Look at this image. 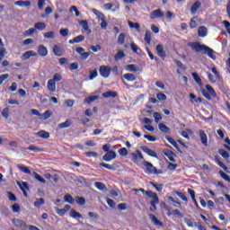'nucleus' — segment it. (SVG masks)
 <instances>
[{
	"instance_id": "69168bd1",
	"label": "nucleus",
	"mask_w": 230,
	"mask_h": 230,
	"mask_svg": "<svg viewBox=\"0 0 230 230\" xmlns=\"http://www.w3.org/2000/svg\"><path fill=\"white\" fill-rule=\"evenodd\" d=\"M84 155L86 157H98V153H96L94 151H90V152L84 153Z\"/></svg>"
},
{
	"instance_id": "ea45409f",
	"label": "nucleus",
	"mask_w": 230,
	"mask_h": 230,
	"mask_svg": "<svg viewBox=\"0 0 230 230\" xmlns=\"http://www.w3.org/2000/svg\"><path fill=\"white\" fill-rule=\"evenodd\" d=\"M70 217L72 218H84V217L82 216V214H80L79 212H76V210L75 209H71L70 211Z\"/></svg>"
},
{
	"instance_id": "a211bd4d",
	"label": "nucleus",
	"mask_w": 230,
	"mask_h": 230,
	"mask_svg": "<svg viewBox=\"0 0 230 230\" xmlns=\"http://www.w3.org/2000/svg\"><path fill=\"white\" fill-rule=\"evenodd\" d=\"M47 89L49 93H55L57 91V83L49 79L47 84Z\"/></svg>"
},
{
	"instance_id": "79ce46f5",
	"label": "nucleus",
	"mask_w": 230,
	"mask_h": 230,
	"mask_svg": "<svg viewBox=\"0 0 230 230\" xmlns=\"http://www.w3.org/2000/svg\"><path fill=\"white\" fill-rule=\"evenodd\" d=\"M101 28L102 30H107V26H109V22H107V19L105 18V16L101 17Z\"/></svg>"
},
{
	"instance_id": "5701e85b",
	"label": "nucleus",
	"mask_w": 230,
	"mask_h": 230,
	"mask_svg": "<svg viewBox=\"0 0 230 230\" xmlns=\"http://www.w3.org/2000/svg\"><path fill=\"white\" fill-rule=\"evenodd\" d=\"M158 128L164 134H170L172 132V129L168 126H166L164 123H160L158 125Z\"/></svg>"
},
{
	"instance_id": "0eeeda50",
	"label": "nucleus",
	"mask_w": 230,
	"mask_h": 230,
	"mask_svg": "<svg viewBox=\"0 0 230 230\" xmlns=\"http://www.w3.org/2000/svg\"><path fill=\"white\" fill-rule=\"evenodd\" d=\"M17 186H19L20 190L22 191L23 196L28 199V192L26 191L30 190V186H28V182L26 181H16Z\"/></svg>"
},
{
	"instance_id": "9b49d317",
	"label": "nucleus",
	"mask_w": 230,
	"mask_h": 230,
	"mask_svg": "<svg viewBox=\"0 0 230 230\" xmlns=\"http://www.w3.org/2000/svg\"><path fill=\"white\" fill-rule=\"evenodd\" d=\"M162 17H164V13H163L161 9L155 10L150 13V19H152V21L155 19H162Z\"/></svg>"
},
{
	"instance_id": "cd10ccee",
	"label": "nucleus",
	"mask_w": 230,
	"mask_h": 230,
	"mask_svg": "<svg viewBox=\"0 0 230 230\" xmlns=\"http://www.w3.org/2000/svg\"><path fill=\"white\" fill-rule=\"evenodd\" d=\"M126 71H129L130 73H137V71H139V67H137V66L135 64L127 65Z\"/></svg>"
},
{
	"instance_id": "7ed1b4c3",
	"label": "nucleus",
	"mask_w": 230,
	"mask_h": 230,
	"mask_svg": "<svg viewBox=\"0 0 230 230\" xmlns=\"http://www.w3.org/2000/svg\"><path fill=\"white\" fill-rule=\"evenodd\" d=\"M143 164L146 167L147 175H161L163 173V170L155 168L150 162L144 161Z\"/></svg>"
},
{
	"instance_id": "de8ad7c7",
	"label": "nucleus",
	"mask_w": 230,
	"mask_h": 230,
	"mask_svg": "<svg viewBox=\"0 0 230 230\" xmlns=\"http://www.w3.org/2000/svg\"><path fill=\"white\" fill-rule=\"evenodd\" d=\"M195 19H197V16H194L190 22V30H195V28H197V26H199V24L197 23V21H195Z\"/></svg>"
},
{
	"instance_id": "a19ab883",
	"label": "nucleus",
	"mask_w": 230,
	"mask_h": 230,
	"mask_svg": "<svg viewBox=\"0 0 230 230\" xmlns=\"http://www.w3.org/2000/svg\"><path fill=\"white\" fill-rule=\"evenodd\" d=\"M218 154L223 159H229V153L226 149H219Z\"/></svg>"
},
{
	"instance_id": "dca6fc26",
	"label": "nucleus",
	"mask_w": 230,
	"mask_h": 230,
	"mask_svg": "<svg viewBox=\"0 0 230 230\" xmlns=\"http://www.w3.org/2000/svg\"><path fill=\"white\" fill-rule=\"evenodd\" d=\"M84 40H85V36L79 35L72 40H69L68 44H80V42H84Z\"/></svg>"
},
{
	"instance_id": "4468645a",
	"label": "nucleus",
	"mask_w": 230,
	"mask_h": 230,
	"mask_svg": "<svg viewBox=\"0 0 230 230\" xmlns=\"http://www.w3.org/2000/svg\"><path fill=\"white\" fill-rule=\"evenodd\" d=\"M156 53L157 55L164 60L166 58V52L164 51V47L163 45L158 44L156 45Z\"/></svg>"
},
{
	"instance_id": "f704fd0d",
	"label": "nucleus",
	"mask_w": 230,
	"mask_h": 230,
	"mask_svg": "<svg viewBox=\"0 0 230 230\" xmlns=\"http://www.w3.org/2000/svg\"><path fill=\"white\" fill-rule=\"evenodd\" d=\"M149 218L153 222V224H155V226H163V222L159 221V219H157V217L154 216L153 214L149 215Z\"/></svg>"
},
{
	"instance_id": "423d86ee",
	"label": "nucleus",
	"mask_w": 230,
	"mask_h": 230,
	"mask_svg": "<svg viewBox=\"0 0 230 230\" xmlns=\"http://www.w3.org/2000/svg\"><path fill=\"white\" fill-rule=\"evenodd\" d=\"M144 160H145V156H143V154L141 153V151L137 150L136 153H131V161L135 164H137L139 161H144Z\"/></svg>"
},
{
	"instance_id": "f03ea898",
	"label": "nucleus",
	"mask_w": 230,
	"mask_h": 230,
	"mask_svg": "<svg viewBox=\"0 0 230 230\" xmlns=\"http://www.w3.org/2000/svg\"><path fill=\"white\" fill-rule=\"evenodd\" d=\"M190 47L191 48V49H193L197 53L203 52L206 55H208V57H209V58H211L212 60H217V56L215 55V50H213V49L206 46L205 44L202 45V44H200V42H192L190 44Z\"/></svg>"
},
{
	"instance_id": "bb28decb",
	"label": "nucleus",
	"mask_w": 230,
	"mask_h": 230,
	"mask_svg": "<svg viewBox=\"0 0 230 230\" xmlns=\"http://www.w3.org/2000/svg\"><path fill=\"white\" fill-rule=\"evenodd\" d=\"M102 98H118V93L108 91L102 93Z\"/></svg>"
},
{
	"instance_id": "1a4fd4ad",
	"label": "nucleus",
	"mask_w": 230,
	"mask_h": 230,
	"mask_svg": "<svg viewBox=\"0 0 230 230\" xmlns=\"http://www.w3.org/2000/svg\"><path fill=\"white\" fill-rule=\"evenodd\" d=\"M112 159H116V152H114L113 150L109 151L102 156V160L106 163H111Z\"/></svg>"
},
{
	"instance_id": "393cba45",
	"label": "nucleus",
	"mask_w": 230,
	"mask_h": 230,
	"mask_svg": "<svg viewBox=\"0 0 230 230\" xmlns=\"http://www.w3.org/2000/svg\"><path fill=\"white\" fill-rule=\"evenodd\" d=\"M14 4H15L16 6H21L22 8H23L24 6L30 7V6H31V2H30V1L19 0V1H16V2L14 3Z\"/></svg>"
},
{
	"instance_id": "5fc2aeb1",
	"label": "nucleus",
	"mask_w": 230,
	"mask_h": 230,
	"mask_svg": "<svg viewBox=\"0 0 230 230\" xmlns=\"http://www.w3.org/2000/svg\"><path fill=\"white\" fill-rule=\"evenodd\" d=\"M7 197L11 202H17V197L13 192H7Z\"/></svg>"
},
{
	"instance_id": "f3484780",
	"label": "nucleus",
	"mask_w": 230,
	"mask_h": 230,
	"mask_svg": "<svg viewBox=\"0 0 230 230\" xmlns=\"http://www.w3.org/2000/svg\"><path fill=\"white\" fill-rule=\"evenodd\" d=\"M13 224L15 226V227H22L23 229H28V225H26V222L21 219H13Z\"/></svg>"
},
{
	"instance_id": "052dcab7",
	"label": "nucleus",
	"mask_w": 230,
	"mask_h": 230,
	"mask_svg": "<svg viewBox=\"0 0 230 230\" xmlns=\"http://www.w3.org/2000/svg\"><path fill=\"white\" fill-rule=\"evenodd\" d=\"M119 154L122 157H125V156L128 155V150L126 147H122V148L119 149Z\"/></svg>"
},
{
	"instance_id": "b1692460",
	"label": "nucleus",
	"mask_w": 230,
	"mask_h": 230,
	"mask_svg": "<svg viewBox=\"0 0 230 230\" xmlns=\"http://www.w3.org/2000/svg\"><path fill=\"white\" fill-rule=\"evenodd\" d=\"M22 150L25 152V150H30L31 152H44V149L38 147L37 146L31 145L29 147H22Z\"/></svg>"
},
{
	"instance_id": "f257e3e1",
	"label": "nucleus",
	"mask_w": 230,
	"mask_h": 230,
	"mask_svg": "<svg viewBox=\"0 0 230 230\" xmlns=\"http://www.w3.org/2000/svg\"><path fill=\"white\" fill-rule=\"evenodd\" d=\"M192 78L194 81L199 85L200 87V92L202 96L206 98L208 102H211L213 98H217V92H215V88L213 86L207 84L204 89V84H202V79H200V76H199V74L197 72L192 73Z\"/></svg>"
},
{
	"instance_id": "c756f323",
	"label": "nucleus",
	"mask_w": 230,
	"mask_h": 230,
	"mask_svg": "<svg viewBox=\"0 0 230 230\" xmlns=\"http://www.w3.org/2000/svg\"><path fill=\"white\" fill-rule=\"evenodd\" d=\"M121 58H125V51L119 49L114 56V59L118 62V60H121Z\"/></svg>"
},
{
	"instance_id": "4d7b16f0",
	"label": "nucleus",
	"mask_w": 230,
	"mask_h": 230,
	"mask_svg": "<svg viewBox=\"0 0 230 230\" xmlns=\"http://www.w3.org/2000/svg\"><path fill=\"white\" fill-rule=\"evenodd\" d=\"M50 80H52L55 84H57V82H60L62 80V75L58 73H56L54 74L53 78Z\"/></svg>"
},
{
	"instance_id": "6e6d98bb",
	"label": "nucleus",
	"mask_w": 230,
	"mask_h": 230,
	"mask_svg": "<svg viewBox=\"0 0 230 230\" xmlns=\"http://www.w3.org/2000/svg\"><path fill=\"white\" fill-rule=\"evenodd\" d=\"M219 175H221L224 181H226V182H230V176L227 173L224 172V171H220Z\"/></svg>"
},
{
	"instance_id": "2eb2a0df",
	"label": "nucleus",
	"mask_w": 230,
	"mask_h": 230,
	"mask_svg": "<svg viewBox=\"0 0 230 230\" xmlns=\"http://www.w3.org/2000/svg\"><path fill=\"white\" fill-rule=\"evenodd\" d=\"M141 150L145 152V154H147V155H149L150 157H157V153H155V151L148 148V146H142Z\"/></svg>"
},
{
	"instance_id": "a878e982",
	"label": "nucleus",
	"mask_w": 230,
	"mask_h": 230,
	"mask_svg": "<svg viewBox=\"0 0 230 230\" xmlns=\"http://www.w3.org/2000/svg\"><path fill=\"white\" fill-rule=\"evenodd\" d=\"M199 37H207L208 35V28L206 26H200L198 29Z\"/></svg>"
},
{
	"instance_id": "6e6552de",
	"label": "nucleus",
	"mask_w": 230,
	"mask_h": 230,
	"mask_svg": "<svg viewBox=\"0 0 230 230\" xmlns=\"http://www.w3.org/2000/svg\"><path fill=\"white\" fill-rule=\"evenodd\" d=\"M76 53H78V55L81 56V58L83 60H87L89 58V57L91 56V52H84L85 51V49L82 48V47H78L75 49Z\"/></svg>"
},
{
	"instance_id": "e2e57ef3",
	"label": "nucleus",
	"mask_w": 230,
	"mask_h": 230,
	"mask_svg": "<svg viewBox=\"0 0 230 230\" xmlns=\"http://www.w3.org/2000/svg\"><path fill=\"white\" fill-rule=\"evenodd\" d=\"M35 31H36L35 28H31L24 32V35L25 37H31V35H33Z\"/></svg>"
},
{
	"instance_id": "e433bc0d",
	"label": "nucleus",
	"mask_w": 230,
	"mask_h": 230,
	"mask_svg": "<svg viewBox=\"0 0 230 230\" xmlns=\"http://www.w3.org/2000/svg\"><path fill=\"white\" fill-rule=\"evenodd\" d=\"M36 136H40V137H42L43 139H49V133L46 130L39 131L36 133Z\"/></svg>"
},
{
	"instance_id": "09e8293b",
	"label": "nucleus",
	"mask_w": 230,
	"mask_h": 230,
	"mask_svg": "<svg viewBox=\"0 0 230 230\" xmlns=\"http://www.w3.org/2000/svg\"><path fill=\"white\" fill-rule=\"evenodd\" d=\"M94 186L95 188H97V190H101L102 191H103V190L107 188L105 184H103V182H101V181H96L94 183Z\"/></svg>"
},
{
	"instance_id": "a18cd8bd",
	"label": "nucleus",
	"mask_w": 230,
	"mask_h": 230,
	"mask_svg": "<svg viewBox=\"0 0 230 230\" xmlns=\"http://www.w3.org/2000/svg\"><path fill=\"white\" fill-rule=\"evenodd\" d=\"M2 116L4 119H8V118H10V108H4L2 111Z\"/></svg>"
},
{
	"instance_id": "774afa93",
	"label": "nucleus",
	"mask_w": 230,
	"mask_h": 230,
	"mask_svg": "<svg viewBox=\"0 0 230 230\" xmlns=\"http://www.w3.org/2000/svg\"><path fill=\"white\" fill-rule=\"evenodd\" d=\"M59 33L62 37H67L69 35V29H61Z\"/></svg>"
},
{
	"instance_id": "13d9d810",
	"label": "nucleus",
	"mask_w": 230,
	"mask_h": 230,
	"mask_svg": "<svg viewBox=\"0 0 230 230\" xmlns=\"http://www.w3.org/2000/svg\"><path fill=\"white\" fill-rule=\"evenodd\" d=\"M175 194L177 195V197H180L183 200V202H188V197H186V194H184L183 192L176 191Z\"/></svg>"
},
{
	"instance_id": "49530a36",
	"label": "nucleus",
	"mask_w": 230,
	"mask_h": 230,
	"mask_svg": "<svg viewBox=\"0 0 230 230\" xmlns=\"http://www.w3.org/2000/svg\"><path fill=\"white\" fill-rule=\"evenodd\" d=\"M64 199L65 202H67L68 204L75 203V199H73V196H71V194H66Z\"/></svg>"
},
{
	"instance_id": "c9c22d12",
	"label": "nucleus",
	"mask_w": 230,
	"mask_h": 230,
	"mask_svg": "<svg viewBox=\"0 0 230 230\" xmlns=\"http://www.w3.org/2000/svg\"><path fill=\"white\" fill-rule=\"evenodd\" d=\"M89 80H94V78H96L98 76V70H96V68L93 69L90 68L89 69Z\"/></svg>"
},
{
	"instance_id": "bf43d9fd",
	"label": "nucleus",
	"mask_w": 230,
	"mask_h": 230,
	"mask_svg": "<svg viewBox=\"0 0 230 230\" xmlns=\"http://www.w3.org/2000/svg\"><path fill=\"white\" fill-rule=\"evenodd\" d=\"M153 117L155 119V123H159V121H161V119H163V117L161 116V113L155 111L154 114H153Z\"/></svg>"
},
{
	"instance_id": "412c9836",
	"label": "nucleus",
	"mask_w": 230,
	"mask_h": 230,
	"mask_svg": "<svg viewBox=\"0 0 230 230\" xmlns=\"http://www.w3.org/2000/svg\"><path fill=\"white\" fill-rule=\"evenodd\" d=\"M200 6H202V3H200V1H196L190 7V13L195 15L197 13V10H199Z\"/></svg>"
},
{
	"instance_id": "c85d7f7f",
	"label": "nucleus",
	"mask_w": 230,
	"mask_h": 230,
	"mask_svg": "<svg viewBox=\"0 0 230 230\" xmlns=\"http://www.w3.org/2000/svg\"><path fill=\"white\" fill-rule=\"evenodd\" d=\"M18 170L20 172H22V173H26L27 175H31V171L30 168L26 165H17Z\"/></svg>"
},
{
	"instance_id": "ddd939ff",
	"label": "nucleus",
	"mask_w": 230,
	"mask_h": 230,
	"mask_svg": "<svg viewBox=\"0 0 230 230\" xmlns=\"http://www.w3.org/2000/svg\"><path fill=\"white\" fill-rule=\"evenodd\" d=\"M71 209L70 205H65L63 208H56V213L59 215V217H64L67 211Z\"/></svg>"
},
{
	"instance_id": "9d476101",
	"label": "nucleus",
	"mask_w": 230,
	"mask_h": 230,
	"mask_svg": "<svg viewBox=\"0 0 230 230\" xmlns=\"http://www.w3.org/2000/svg\"><path fill=\"white\" fill-rule=\"evenodd\" d=\"M164 155H165V157H167L171 163H175V157H177V155L173 153V151L166 149L164 151Z\"/></svg>"
},
{
	"instance_id": "2f4dec72",
	"label": "nucleus",
	"mask_w": 230,
	"mask_h": 230,
	"mask_svg": "<svg viewBox=\"0 0 230 230\" xmlns=\"http://www.w3.org/2000/svg\"><path fill=\"white\" fill-rule=\"evenodd\" d=\"M144 40L146 42V44H148L150 46V44H152V33L150 32V31H146L145 33V37H144Z\"/></svg>"
},
{
	"instance_id": "6ab92c4d",
	"label": "nucleus",
	"mask_w": 230,
	"mask_h": 230,
	"mask_svg": "<svg viewBox=\"0 0 230 230\" xmlns=\"http://www.w3.org/2000/svg\"><path fill=\"white\" fill-rule=\"evenodd\" d=\"M199 138L201 140V143L204 146H208V135L206 134V131L199 130Z\"/></svg>"
},
{
	"instance_id": "603ef678",
	"label": "nucleus",
	"mask_w": 230,
	"mask_h": 230,
	"mask_svg": "<svg viewBox=\"0 0 230 230\" xmlns=\"http://www.w3.org/2000/svg\"><path fill=\"white\" fill-rule=\"evenodd\" d=\"M149 184H150L151 186H153V188H155V189L156 190V191H159V192L163 191V184L157 185V184H155V183L153 182V181H150Z\"/></svg>"
},
{
	"instance_id": "0e129e2a",
	"label": "nucleus",
	"mask_w": 230,
	"mask_h": 230,
	"mask_svg": "<svg viewBox=\"0 0 230 230\" xmlns=\"http://www.w3.org/2000/svg\"><path fill=\"white\" fill-rule=\"evenodd\" d=\"M156 98H157V100H159V102H165L166 94H164L163 93H157Z\"/></svg>"
},
{
	"instance_id": "72a5a7b5",
	"label": "nucleus",
	"mask_w": 230,
	"mask_h": 230,
	"mask_svg": "<svg viewBox=\"0 0 230 230\" xmlns=\"http://www.w3.org/2000/svg\"><path fill=\"white\" fill-rule=\"evenodd\" d=\"M72 123L71 119H66L65 122L58 124V128H69Z\"/></svg>"
},
{
	"instance_id": "3c124183",
	"label": "nucleus",
	"mask_w": 230,
	"mask_h": 230,
	"mask_svg": "<svg viewBox=\"0 0 230 230\" xmlns=\"http://www.w3.org/2000/svg\"><path fill=\"white\" fill-rule=\"evenodd\" d=\"M128 24L129 28H136L137 31H139L140 28H141V25H139V23H137V22L134 23L133 22L128 21Z\"/></svg>"
},
{
	"instance_id": "c03bdc74",
	"label": "nucleus",
	"mask_w": 230,
	"mask_h": 230,
	"mask_svg": "<svg viewBox=\"0 0 230 230\" xmlns=\"http://www.w3.org/2000/svg\"><path fill=\"white\" fill-rule=\"evenodd\" d=\"M34 179H36L38 182H41V184H46V180L37 172H34Z\"/></svg>"
},
{
	"instance_id": "f8f14e48",
	"label": "nucleus",
	"mask_w": 230,
	"mask_h": 230,
	"mask_svg": "<svg viewBox=\"0 0 230 230\" xmlns=\"http://www.w3.org/2000/svg\"><path fill=\"white\" fill-rule=\"evenodd\" d=\"M52 51L55 57H64V49H62V47L59 45H54L52 47Z\"/></svg>"
},
{
	"instance_id": "338daca9",
	"label": "nucleus",
	"mask_w": 230,
	"mask_h": 230,
	"mask_svg": "<svg viewBox=\"0 0 230 230\" xmlns=\"http://www.w3.org/2000/svg\"><path fill=\"white\" fill-rule=\"evenodd\" d=\"M76 202L80 206H84V204H85V198H84V197H77L76 198Z\"/></svg>"
},
{
	"instance_id": "20e7f679",
	"label": "nucleus",
	"mask_w": 230,
	"mask_h": 230,
	"mask_svg": "<svg viewBox=\"0 0 230 230\" xmlns=\"http://www.w3.org/2000/svg\"><path fill=\"white\" fill-rule=\"evenodd\" d=\"M146 195L149 198L152 199L153 200L150 201V205L152 206L153 209L151 208V211H155L157 209V204H159V197L157 196V193L152 191V190H147L146 191Z\"/></svg>"
},
{
	"instance_id": "39448f33",
	"label": "nucleus",
	"mask_w": 230,
	"mask_h": 230,
	"mask_svg": "<svg viewBox=\"0 0 230 230\" xmlns=\"http://www.w3.org/2000/svg\"><path fill=\"white\" fill-rule=\"evenodd\" d=\"M111 71H112L111 66L102 65L99 67V73L102 78H109V76H111Z\"/></svg>"
},
{
	"instance_id": "37998d69",
	"label": "nucleus",
	"mask_w": 230,
	"mask_h": 230,
	"mask_svg": "<svg viewBox=\"0 0 230 230\" xmlns=\"http://www.w3.org/2000/svg\"><path fill=\"white\" fill-rule=\"evenodd\" d=\"M45 201L43 198H40L36 199V202H34V208H40V206H44Z\"/></svg>"
},
{
	"instance_id": "aec40b11",
	"label": "nucleus",
	"mask_w": 230,
	"mask_h": 230,
	"mask_svg": "<svg viewBox=\"0 0 230 230\" xmlns=\"http://www.w3.org/2000/svg\"><path fill=\"white\" fill-rule=\"evenodd\" d=\"M38 53L40 57H48V48H46L44 45H39Z\"/></svg>"
},
{
	"instance_id": "58836bf2",
	"label": "nucleus",
	"mask_w": 230,
	"mask_h": 230,
	"mask_svg": "<svg viewBox=\"0 0 230 230\" xmlns=\"http://www.w3.org/2000/svg\"><path fill=\"white\" fill-rule=\"evenodd\" d=\"M124 78L125 80H128V82H136L137 80L136 75L130 73L125 74Z\"/></svg>"
},
{
	"instance_id": "473e14b6",
	"label": "nucleus",
	"mask_w": 230,
	"mask_h": 230,
	"mask_svg": "<svg viewBox=\"0 0 230 230\" xmlns=\"http://www.w3.org/2000/svg\"><path fill=\"white\" fill-rule=\"evenodd\" d=\"M99 166L102 168H105L106 170H111V172H116V167L114 165H111L105 163H100Z\"/></svg>"
},
{
	"instance_id": "8fccbe9b",
	"label": "nucleus",
	"mask_w": 230,
	"mask_h": 230,
	"mask_svg": "<svg viewBox=\"0 0 230 230\" xmlns=\"http://www.w3.org/2000/svg\"><path fill=\"white\" fill-rule=\"evenodd\" d=\"M130 48L133 51V53H141V49L136 45V43L132 42L130 44Z\"/></svg>"
},
{
	"instance_id": "4be33fe9",
	"label": "nucleus",
	"mask_w": 230,
	"mask_h": 230,
	"mask_svg": "<svg viewBox=\"0 0 230 230\" xmlns=\"http://www.w3.org/2000/svg\"><path fill=\"white\" fill-rule=\"evenodd\" d=\"M31 57H37V52L33 50H28L22 56V60H28Z\"/></svg>"
},
{
	"instance_id": "7c9ffc66",
	"label": "nucleus",
	"mask_w": 230,
	"mask_h": 230,
	"mask_svg": "<svg viewBox=\"0 0 230 230\" xmlns=\"http://www.w3.org/2000/svg\"><path fill=\"white\" fill-rule=\"evenodd\" d=\"M125 39H127V34H125V32L119 33L117 40L118 44L123 46V44H125Z\"/></svg>"
},
{
	"instance_id": "864d4df0",
	"label": "nucleus",
	"mask_w": 230,
	"mask_h": 230,
	"mask_svg": "<svg viewBox=\"0 0 230 230\" xmlns=\"http://www.w3.org/2000/svg\"><path fill=\"white\" fill-rule=\"evenodd\" d=\"M43 37L45 39H55V31H50L45 32L43 34Z\"/></svg>"
},
{
	"instance_id": "4c0bfd02",
	"label": "nucleus",
	"mask_w": 230,
	"mask_h": 230,
	"mask_svg": "<svg viewBox=\"0 0 230 230\" xmlns=\"http://www.w3.org/2000/svg\"><path fill=\"white\" fill-rule=\"evenodd\" d=\"M34 28L36 30H40V31H42L46 30V23L43 22H36L34 25Z\"/></svg>"
},
{
	"instance_id": "680f3d73",
	"label": "nucleus",
	"mask_w": 230,
	"mask_h": 230,
	"mask_svg": "<svg viewBox=\"0 0 230 230\" xmlns=\"http://www.w3.org/2000/svg\"><path fill=\"white\" fill-rule=\"evenodd\" d=\"M80 25L82 26V28H84V30H85V31L89 30V22H87V20L81 21Z\"/></svg>"
}]
</instances>
